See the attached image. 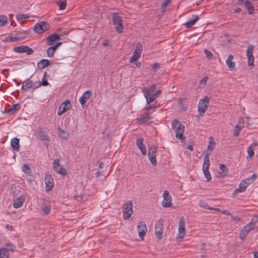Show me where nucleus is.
Returning <instances> with one entry per match:
<instances>
[{
    "label": "nucleus",
    "instance_id": "nucleus-1",
    "mask_svg": "<svg viewBox=\"0 0 258 258\" xmlns=\"http://www.w3.org/2000/svg\"><path fill=\"white\" fill-rule=\"evenodd\" d=\"M156 86L155 84H153L150 86L145 88L143 90L147 104L153 102L159 97L162 92L160 90H156Z\"/></svg>",
    "mask_w": 258,
    "mask_h": 258
},
{
    "label": "nucleus",
    "instance_id": "nucleus-2",
    "mask_svg": "<svg viewBox=\"0 0 258 258\" xmlns=\"http://www.w3.org/2000/svg\"><path fill=\"white\" fill-rule=\"evenodd\" d=\"M172 130L175 132V137L184 142L185 137L183 135L184 131V126L177 119H175L172 121Z\"/></svg>",
    "mask_w": 258,
    "mask_h": 258
},
{
    "label": "nucleus",
    "instance_id": "nucleus-3",
    "mask_svg": "<svg viewBox=\"0 0 258 258\" xmlns=\"http://www.w3.org/2000/svg\"><path fill=\"white\" fill-rule=\"evenodd\" d=\"M112 20L116 31L118 33H122L123 30V25L121 17L119 16L118 14L114 12L113 13Z\"/></svg>",
    "mask_w": 258,
    "mask_h": 258
},
{
    "label": "nucleus",
    "instance_id": "nucleus-4",
    "mask_svg": "<svg viewBox=\"0 0 258 258\" xmlns=\"http://www.w3.org/2000/svg\"><path fill=\"white\" fill-rule=\"evenodd\" d=\"M133 204L131 201H128L122 206L123 217L125 220L128 219L133 214Z\"/></svg>",
    "mask_w": 258,
    "mask_h": 258
},
{
    "label": "nucleus",
    "instance_id": "nucleus-5",
    "mask_svg": "<svg viewBox=\"0 0 258 258\" xmlns=\"http://www.w3.org/2000/svg\"><path fill=\"white\" fill-rule=\"evenodd\" d=\"M50 28L49 24L45 21L37 23L33 28L34 31L38 34H42Z\"/></svg>",
    "mask_w": 258,
    "mask_h": 258
},
{
    "label": "nucleus",
    "instance_id": "nucleus-6",
    "mask_svg": "<svg viewBox=\"0 0 258 258\" xmlns=\"http://www.w3.org/2000/svg\"><path fill=\"white\" fill-rule=\"evenodd\" d=\"M157 152V147L155 146H152L148 149V157L154 166H156L157 164L156 158Z\"/></svg>",
    "mask_w": 258,
    "mask_h": 258
},
{
    "label": "nucleus",
    "instance_id": "nucleus-7",
    "mask_svg": "<svg viewBox=\"0 0 258 258\" xmlns=\"http://www.w3.org/2000/svg\"><path fill=\"white\" fill-rule=\"evenodd\" d=\"M210 99L207 96L201 99L198 104V111L200 114H204L208 108L209 106Z\"/></svg>",
    "mask_w": 258,
    "mask_h": 258
},
{
    "label": "nucleus",
    "instance_id": "nucleus-8",
    "mask_svg": "<svg viewBox=\"0 0 258 258\" xmlns=\"http://www.w3.org/2000/svg\"><path fill=\"white\" fill-rule=\"evenodd\" d=\"M137 228L139 237L142 240H143L147 231V228L145 222L140 221L139 223Z\"/></svg>",
    "mask_w": 258,
    "mask_h": 258
},
{
    "label": "nucleus",
    "instance_id": "nucleus-9",
    "mask_svg": "<svg viewBox=\"0 0 258 258\" xmlns=\"http://www.w3.org/2000/svg\"><path fill=\"white\" fill-rule=\"evenodd\" d=\"M163 221L162 219H160L155 225V235L156 237L159 239H161L162 238V235L163 232Z\"/></svg>",
    "mask_w": 258,
    "mask_h": 258
},
{
    "label": "nucleus",
    "instance_id": "nucleus-10",
    "mask_svg": "<svg viewBox=\"0 0 258 258\" xmlns=\"http://www.w3.org/2000/svg\"><path fill=\"white\" fill-rule=\"evenodd\" d=\"M163 200L162 205L164 208L170 207L171 206L172 198L169 192L165 190L163 194Z\"/></svg>",
    "mask_w": 258,
    "mask_h": 258
},
{
    "label": "nucleus",
    "instance_id": "nucleus-11",
    "mask_svg": "<svg viewBox=\"0 0 258 258\" xmlns=\"http://www.w3.org/2000/svg\"><path fill=\"white\" fill-rule=\"evenodd\" d=\"M71 107V104L70 100H67L61 104L59 106L58 111L57 115H61L67 111L69 110Z\"/></svg>",
    "mask_w": 258,
    "mask_h": 258
},
{
    "label": "nucleus",
    "instance_id": "nucleus-12",
    "mask_svg": "<svg viewBox=\"0 0 258 258\" xmlns=\"http://www.w3.org/2000/svg\"><path fill=\"white\" fill-rule=\"evenodd\" d=\"M36 134L39 140L42 141H49V136L42 127H38L36 131Z\"/></svg>",
    "mask_w": 258,
    "mask_h": 258
},
{
    "label": "nucleus",
    "instance_id": "nucleus-13",
    "mask_svg": "<svg viewBox=\"0 0 258 258\" xmlns=\"http://www.w3.org/2000/svg\"><path fill=\"white\" fill-rule=\"evenodd\" d=\"M45 189L46 191L50 190L54 186L53 179L50 175H46L45 177Z\"/></svg>",
    "mask_w": 258,
    "mask_h": 258
},
{
    "label": "nucleus",
    "instance_id": "nucleus-14",
    "mask_svg": "<svg viewBox=\"0 0 258 258\" xmlns=\"http://www.w3.org/2000/svg\"><path fill=\"white\" fill-rule=\"evenodd\" d=\"M178 232L179 237L180 238H183L185 234V221L183 217L181 218L179 222Z\"/></svg>",
    "mask_w": 258,
    "mask_h": 258
},
{
    "label": "nucleus",
    "instance_id": "nucleus-15",
    "mask_svg": "<svg viewBox=\"0 0 258 258\" xmlns=\"http://www.w3.org/2000/svg\"><path fill=\"white\" fill-rule=\"evenodd\" d=\"M254 46L250 45L248 47L246 51V56L248 58V64L249 66L252 65L254 61V56H253V50Z\"/></svg>",
    "mask_w": 258,
    "mask_h": 258
},
{
    "label": "nucleus",
    "instance_id": "nucleus-16",
    "mask_svg": "<svg viewBox=\"0 0 258 258\" xmlns=\"http://www.w3.org/2000/svg\"><path fill=\"white\" fill-rule=\"evenodd\" d=\"M253 229L254 228H253L252 227H251L248 224H247L244 226L240 232V239L241 240H244L247 235L248 233Z\"/></svg>",
    "mask_w": 258,
    "mask_h": 258
},
{
    "label": "nucleus",
    "instance_id": "nucleus-17",
    "mask_svg": "<svg viewBox=\"0 0 258 258\" xmlns=\"http://www.w3.org/2000/svg\"><path fill=\"white\" fill-rule=\"evenodd\" d=\"M247 186V184L246 183L245 180H241L239 187L233 191V196L234 197L236 196L239 193L244 191Z\"/></svg>",
    "mask_w": 258,
    "mask_h": 258
},
{
    "label": "nucleus",
    "instance_id": "nucleus-18",
    "mask_svg": "<svg viewBox=\"0 0 258 258\" xmlns=\"http://www.w3.org/2000/svg\"><path fill=\"white\" fill-rule=\"evenodd\" d=\"M92 91L90 90L86 91L80 98L79 101L82 106L84 105L89 100L92 95Z\"/></svg>",
    "mask_w": 258,
    "mask_h": 258
},
{
    "label": "nucleus",
    "instance_id": "nucleus-19",
    "mask_svg": "<svg viewBox=\"0 0 258 258\" xmlns=\"http://www.w3.org/2000/svg\"><path fill=\"white\" fill-rule=\"evenodd\" d=\"M143 138H139L137 140L136 144L138 148L140 149L142 154L146 155L147 153L146 147L143 144Z\"/></svg>",
    "mask_w": 258,
    "mask_h": 258
},
{
    "label": "nucleus",
    "instance_id": "nucleus-20",
    "mask_svg": "<svg viewBox=\"0 0 258 258\" xmlns=\"http://www.w3.org/2000/svg\"><path fill=\"white\" fill-rule=\"evenodd\" d=\"M60 39V36L57 34H53L49 36L47 40L46 43L48 45L52 46L53 45L54 42L56 40Z\"/></svg>",
    "mask_w": 258,
    "mask_h": 258
},
{
    "label": "nucleus",
    "instance_id": "nucleus-21",
    "mask_svg": "<svg viewBox=\"0 0 258 258\" xmlns=\"http://www.w3.org/2000/svg\"><path fill=\"white\" fill-rule=\"evenodd\" d=\"M244 6L248 10V13L249 15H252L254 13V10L253 5L251 2L245 1L244 2Z\"/></svg>",
    "mask_w": 258,
    "mask_h": 258
},
{
    "label": "nucleus",
    "instance_id": "nucleus-22",
    "mask_svg": "<svg viewBox=\"0 0 258 258\" xmlns=\"http://www.w3.org/2000/svg\"><path fill=\"white\" fill-rule=\"evenodd\" d=\"M24 201V198L23 197H19L14 200L13 207L16 209L19 208L23 206Z\"/></svg>",
    "mask_w": 258,
    "mask_h": 258
},
{
    "label": "nucleus",
    "instance_id": "nucleus-23",
    "mask_svg": "<svg viewBox=\"0 0 258 258\" xmlns=\"http://www.w3.org/2000/svg\"><path fill=\"white\" fill-rule=\"evenodd\" d=\"M233 56L230 54L226 60V63L230 69H233L235 67V63L233 61Z\"/></svg>",
    "mask_w": 258,
    "mask_h": 258
},
{
    "label": "nucleus",
    "instance_id": "nucleus-24",
    "mask_svg": "<svg viewBox=\"0 0 258 258\" xmlns=\"http://www.w3.org/2000/svg\"><path fill=\"white\" fill-rule=\"evenodd\" d=\"M50 64V61L46 59H42L37 63V67L39 69H43Z\"/></svg>",
    "mask_w": 258,
    "mask_h": 258
},
{
    "label": "nucleus",
    "instance_id": "nucleus-25",
    "mask_svg": "<svg viewBox=\"0 0 258 258\" xmlns=\"http://www.w3.org/2000/svg\"><path fill=\"white\" fill-rule=\"evenodd\" d=\"M150 119H151V117L149 116V113H146L138 118L137 120L138 122L141 124L146 123Z\"/></svg>",
    "mask_w": 258,
    "mask_h": 258
},
{
    "label": "nucleus",
    "instance_id": "nucleus-26",
    "mask_svg": "<svg viewBox=\"0 0 258 258\" xmlns=\"http://www.w3.org/2000/svg\"><path fill=\"white\" fill-rule=\"evenodd\" d=\"M32 81L28 79L23 82V84L21 87L22 91H25L28 89L32 88Z\"/></svg>",
    "mask_w": 258,
    "mask_h": 258
},
{
    "label": "nucleus",
    "instance_id": "nucleus-27",
    "mask_svg": "<svg viewBox=\"0 0 258 258\" xmlns=\"http://www.w3.org/2000/svg\"><path fill=\"white\" fill-rule=\"evenodd\" d=\"M25 38V36H16V37H13L11 36H9L7 37L4 40V41L5 42H15L17 41L20 40H22V39Z\"/></svg>",
    "mask_w": 258,
    "mask_h": 258
},
{
    "label": "nucleus",
    "instance_id": "nucleus-28",
    "mask_svg": "<svg viewBox=\"0 0 258 258\" xmlns=\"http://www.w3.org/2000/svg\"><path fill=\"white\" fill-rule=\"evenodd\" d=\"M11 146L13 149L14 150L18 151L20 148L19 145V139L18 138H15L12 139L11 140Z\"/></svg>",
    "mask_w": 258,
    "mask_h": 258
},
{
    "label": "nucleus",
    "instance_id": "nucleus-29",
    "mask_svg": "<svg viewBox=\"0 0 258 258\" xmlns=\"http://www.w3.org/2000/svg\"><path fill=\"white\" fill-rule=\"evenodd\" d=\"M257 145V143L256 141L253 142V143L248 147L247 152L249 157H252L254 156V152L253 148Z\"/></svg>",
    "mask_w": 258,
    "mask_h": 258
},
{
    "label": "nucleus",
    "instance_id": "nucleus-30",
    "mask_svg": "<svg viewBox=\"0 0 258 258\" xmlns=\"http://www.w3.org/2000/svg\"><path fill=\"white\" fill-rule=\"evenodd\" d=\"M194 17H195L193 19L190 20L187 22H186L184 25L186 26V27L187 28H191L195 23L199 19V16L196 15L195 16H194Z\"/></svg>",
    "mask_w": 258,
    "mask_h": 258
},
{
    "label": "nucleus",
    "instance_id": "nucleus-31",
    "mask_svg": "<svg viewBox=\"0 0 258 258\" xmlns=\"http://www.w3.org/2000/svg\"><path fill=\"white\" fill-rule=\"evenodd\" d=\"M219 169L221 171L219 172L221 176L222 177L225 176L228 171L227 167L225 165L221 164L219 166Z\"/></svg>",
    "mask_w": 258,
    "mask_h": 258
},
{
    "label": "nucleus",
    "instance_id": "nucleus-32",
    "mask_svg": "<svg viewBox=\"0 0 258 258\" xmlns=\"http://www.w3.org/2000/svg\"><path fill=\"white\" fill-rule=\"evenodd\" d=\"M210 165V163L209 155L208 153H207L204 156L203 168L206 169V168L207 167V169H209Z\"/></svg>",
    "mask_w": 258,
    "mask_h": 258
},
{
    "label": "nucleus",
    "instance_id": "nucleus-33",
    "mask_svg": "<svg viewBox=\"0 0 258 258\" xmlns=\"http://www.w3.org/2000/svg\"><path fill=\"white\" fill-rule=\"evenodd\" d=\"M41 209L46 214H48L50 211V205L47 202H44L41 206Z\"/></svg>",
    "mask_w": 258,
    "mask_h": 258
},
{
    "label": "nucleus",
    "instance_id": "nucleus-34",
    "mask_svg": "<svg viewBox=\"0 0 258 258\" xmlns=\"http://www.w3.org/2000/svg\"><path fill=\"white\" fill-rule=\"evenodd\" d=\"M9 252L5 248H0V258H9Z\"/></svg>",
    "mask_w": 258,
    "mask_h": 258
},
{
    "label": "nucleus",
    "instance_id": "nucleus-35",
    "mask_svg": "<svg viewBox=\"0 0 258 258\" xmlns=\"http://www.w3.org/2000/svg\"><path fill=\"white\" fill-rule=\"evenodd\" d=\"M17 20L19 21L21 24L25 23V19L29 18V16L25 14H18L16 16Z\"/></svg>",
    "mask_w": 258,
    "mask_h": 258
},
{
    "label": "nucleus",
    "instance_id": "nucleus-36",
    "mask_svg": "<svg viewBox=\"0 0 258 258\" xmlns=\"http://www.w3.org/2000/svg\"><path fill=\"white\" fill-rule=\"evenodd\" d=\"M58 136L59 138H62L63 139H67L69 136V134L67 133L63 130L60 128H58Z\"/></svg>",
    "mask_w": 258,
    "mask_h": 258
},
{
    "label": "nucleus",
    "instance_id": "nucleus-37",
    "mask_svg": "<svg viewBox=\"0 0 258 258\" xmlns=\"http://www.w3.org/2000/svg\"><path fill=\"white\" fill-rule=\"evenodd\" d=\"M257 174L255 173L253 174L251 176L246 178L243 180H245L246 183L247 184V186L251 183H252L257 178Z\"/></svg>",
    "mask_w": 258,
    "mask_h": 258
},
{
    "label": "nucleus",
    "instance_id": "nucleus-38",
    "mask_svg": "<svg viewBox=\"0 0 258 258\" xmlns=\"http://www.w3.org/2000/svg\"><path fill=\"white\" fill-rule=\"evenodd\" d=\"M20 108V105L18 103L13 104L11 106V109L8 111L10 113H13L18 110Z\"/></svg>",
    "mask_w": 258,
    "mask_h": 258
},
{
    "label": "nucleus",
    "instance_id": "nucleus-39",
    "mask_svg": "<svg viewBox=\"0 0 258 258\" xmlns=\"http://www.w3.org/2000/svg\"><path fill=\"white\" fill-rule=\"evenodd\" d=\"M202 169L204 174L207 179V181H210L212 179V177L211 176V174L209 171V169H207V167H206V169L203 168Z\"/></svg>",
    "mask_w": 258,
    "mask_h": 258
},
{
    "label": "nucleus",
    "instance_id": "nucleus-40",
    "mask_svg": "<svg viewBox=\"0 0 258 258\" xmlns=\"http://www.w3.org/2000/svg\"><path fill=\"white\" fill-rule=\"evenodd\" d=\"M258 222V216H253L251 220V221L248 224L251 227H252L253 228H254L257 222Z\"/></svg>",
    "mask_w": 258,
    "mask_h": 258
},
{
    "label": "nucleus",
    "instance_id": "nucleus-41",
    "mask_svg": "<svg viewBox=\"0 0 258 258\" xmlns=\"http://www.w3.org/2000/svg\"><path fill=\"white\" fill-rule=\"evenodd\" d=\"M26 47V46H24V45L15 47L14 48V50L16 52L24 53V52H25Z\"/></svg>",
    "mask_w": 258,
    "mask_h": 258
},
{
    "label": "nucleus",
    "instance_id": "nucleus-42",
    "mask_svg": "<svg viewBox=\"0 0 258 258\" xmlns=\"http://www.w3.org/2000/svg\"><path fill=\"white\" fill-rule=\"evenodd\" d=\"M140 54L134 52L132 56L130 59V62L131 63H133L134 62L137 61L140 57Z\"/></svg>",
    "mask_w": 258,
    "mask_h": 258
},
{
    "label": "nucleus",
    "instance_id": "nucleus-43",
    "mask_svg": "<svg viewBox=\"0 0 258 258\" xmlns=\"http://www.w3.org/2000/svg\"><path fill=\"white\" fill-rule=\"evenodd\" d=\"M143 49V46L141 43H138L136 44V49L134 52L136 53H138L141 55L142 51Z\"/></svg>",
    "mask_w": 258,
    "mask_h": 258
},
{
    "label": "nucleus",
    "instance_id": "nucleus-44",
    "mask_svg": "<svg viewBox=\"0 0 258 258\" xmlns=\"http://www.w3.org/2000/svg\"><path fill=\"white\" fill-rule=\"evenodd\" d=\"M55 50H56L54 49V48L52 46L48 47L47 50V54L48 56L50 57H53Z\"/></svg>",
    "mask_w": 258,
    "mask_h": 258
},
{
    "label": "nucleus",
    "instance_id": "nucleus-45",
    "mask_svg": "<svg viewBox=\"0 0 258 258\" xmlns=\"http://www.w3.org/2000/svg\"><path fill=\"white\" fill-rule=\"evenodd\" d=\"M46 75H47V73L45 72L44 73V76L43 77L42 81L40 82V84L41 85V86H47V85H49V83L48 82L47 80L46 79Z\"/></svg>",
    "mask_w": 258,
    "mask_h": 258
},
{
    "label": "nucleus",
    "instance_id": "nucleus-46",
    "mask_svg": "<svg viewBox=\"0 0 258 258\" xmlns=\"http://www.w3.org/2000/svg\"><path fill=\"white\" fill-rule=\"evenodd\" d=\"M56 173L64 175L66 174V170L64 168L62 167L61 166L54 170Z\"/></svg>",
    "mask_w": 258,
    "mask_h": 258
},
{
    "label": "nucleus",
    "instance_id": "nucleus-47",
    "mask_svg": "<svg viewBox=\"0 0 258 258\" xmlns=\"http://www.w3.org/2000/svg\"><path fill=\"white\" fill-rule=\"evenodd\" d=\"M171 3V0H166L161 5L162 12H165L167 6L169 5Z\"/></svg>",
    "mask_w": 258,
    "mask_h": 258
},
{
    "label": "nucleus",
    "instance_id": "nucleus-48",
    "mask_svg": "<svg viewBox=\"0 0 258 258\" xmlns=\"http://www.w3.org/2000/svg\"><path fill=\"white\" fill-rule=\"evenodd\" d=\"M7 23V18L5 16H0V26L5 25Z\"/></svg>",
    "mask_w": 258,
    "mask_h": 258
},
{
    "label": "nucleus",
    "instance_id": "nucleus-49",
    "mask_svg": "<svg viewBox=\"0 0 258 258\" xmlns=\"http://www.w3.org/2000/svg\"><path fill=\"white\" fill-rule=\"evenodd\" d=\"M211 139V138H210ZM215 143L214 142L213 139L211 138V140H210L209 144L208 146V149L209 150H213L215 147Z\"/></svg>",
    "mask_w": 258,
    "mask_h": 258
},
{
    "label": "nucleus",
    "instance_id": "nucleus-50",
    "mask_svg": "<svg viewBox=\"0 0 258 258\" xmlns=\"http://www.w3.org/2000/svg\"><path fill=\"white\" fill-rule=\"evenodd\" d=\"M22 170L24 173H28V174L30 173L31 172V170L30 167L27 164H24L23 166Z\"/></svg>",
    "mask_w": 258,
    "mask_h": 258
},
{
    "label": "nucleus",
    "instance_id": "nucleus-51",
    "mask_svg": "<svg viewBox=\"0 0 258 258\" xmlns=\"http://www.w3.org/2000/svg\"><path fill=\"white\" fill-rule=\"evenodd\" d=\"M53 168L54 170H56L57 168H58L60 165L59 164V159H55L53 162Z\"/></svg>",
    "mask_w": 258,
    "mask_h": 258
},
{
    "label": "nucleus",
    "instance_id": "nucleus-52",
    "mask_svg": "<svg viewBox=\"0 0 258 258\" xmlns=\"http://www.w3.org/2000/svg\"><path fill=\"white\" fill-rule=\"evenodd\" d=\"M60 10H63L65 9L67 6L66 0H64L62 2L60 1L58 4Z\"/></svg>",
    "mask_w": 258,
    "mask_h": 258
},
{
    "label": "nucleus",
    "instance_id": "nucleus-53",
    "mask_svg": "<svg viewBox=\"0 0 258 258\" xmlns=\"http://www.w3.org/2000/svg\"><path fill=\"white\" fill-rule=\"evenodd\" d=\"M204 52L208 59L211 60L213 58V54L210 51L205 49L204 50Z\"/></svg>",
    "mask_w": 258,
    "mask_h": 258
},
{
    "label": "nucleus",
    "instance_id": "nucleus-54",
    "mask_svg": "<svg viewBox=\"0 0 258 258\" xmlns=\"http://www.w3.org/2000/svg\"><path fill=\"white\" fill-rule=\"evenodd\" d=\"M5 245L8 247V249L11 251H14L15 248V246L11 242H7L5 244Z\"/></svg>",
    "mask_w": 258,
    "mask_h": 258
},
{
    "label": "nucleus",
    "instance_id": "nucleus-55",
    "mask_svg": "<svg viewBox=\"0 0 258 258\" xmlns=\"http://www.w3.org/2000/svg\"><path fill=\"white\" fill-rule=\"evenodd\" d=\"M151 67L153 70L156 72L160 68V64L158 63H155L151 66Z\"/></svg>",
    "mask_w": 258,
    "mask_h": 258
},
{
    "label": "nucleus",
    "instance_id": "nucleus-56",
    "mask_svg": "<svg viewBox=\"0 0 258 258\" xmlns=\"http://www.w3.org/2000/svg\"><path fill=\"white\" fill-rule=\"evenodd\" d=\"M237 127L240 128L241 130L244 127V120L243 119H241L239 120L237 123Z\"/></svg>",
    "mask_w": 258,
    "mask_h": 258
},
{
    "label": "nucleus",
    "instance_id": "nucleus-57",
    "mask_svg": "<svg viewBox=\"0 0 258 258\" xmlns=\"http://www.w3.org/2000/svg\"><path fill=\"white\" fill-rule=\"evenodd\" d=\"M41 86V85L40 84V82H36L34 83V84L32 83V88L34 90L40 87Z\"/></svg>",
    "mask_w": 258,
    "mask_h": 258
},
{
    "label": "nucleus",
    "instance_id": "nucleus-58",
    "mask_svg": "<svg viewBox=\"0 0 258 258\" xmlns=\"http://www.w3.org/2000/svg\"><path fill=\"white\" fill-rule=\"evenodd\" d=\"M25 52H26L28 55H30L34 52V51L31 48L26 46Z\"/></svg>",
    "mask_w": 258,
    "mask_h": 258
},
{
    "label": "nucleus",
    "instance_id": "nucleus-59",
    "mask_svg": "<svg viewBox=\"0 0 258 258\" xmlns=\"http://www.w3.org/2000/svg\"><path fill=\"white\" fill-rule=\"evenodd\" d=\"M240 130L241 129L237 127V125H236L233 131L234 135L236 137L238 136L239 135Z\"/></svg>",
    "mask_w": 258,
    "mask_h": 258
},
{
    "label": "nucleus",
    "instance_id": "nucleus-60",
    "mask_svg": "<svg viewBox=\"0 0 258 258\" xmlns=\"http://www.w3.org/2000/svg\"><path fill=\"white\" fill-rule=\"evenodd\" d=\"M208 78L207 77H204L203 79L201 80L200 84L205 85L206 84V83L208 81Z\"/></svg>",
    "mask_w": 258,
    "mask_h": 258
},
{
    "label": "nucleus",
    "instance_id": "nucleus-61",
    "mask_svg": "<svg viewBox=\"0 0 258 258\" xmlns=\"http://www.w3.org/2000/svg\"><path fill=\"white\" fill-rule=\"evenodd\" d=\"M222 213L228 216L230 215V213L228 210H223L222 211Z\"/></svg>",
    "mask_w": 258,
    "mask_h": 258
},
{
    "label": "nucleus",
    "instance_id": "nucleus-62",
    "mask_svg": "<svg viewBox=\"0 0 258 258\" xmlns=\"http://www.w3.org/2000/svg\"><path fill=\"white\" fill-rule=\"evenodd\" d=\"M244 0H237V4L238 5H240L242 4H244Z\"/></svg>",
    "mask_w": 258,
    "mask_h": 258
},
{
    "label": "nucleus",
    "instance_id": "nucleus-63",
    "mask_svg": "<svg viewBox=\"0 0 258 258\" xmlns=\"http://www.w3.org/2000/svg\"><path fill=\"white\" fill-rule=\"evenodd\" d=\"M234 11L236 13H240L242 11V9L239 8H237L234 10Z\"/></svg>",
    "mask_w": 258,
    "mask_h": 258
},
{
    "label": "nucleus",
    "instance_id": "nucleus-64",
    "mask_svg": "<svg viewBox=\"0 0 258 258\" xmlns=\"http://www.w3.org/2000/svg\"><path fill=\"white\" fill-rule=\"evenodd\" d=\"M253 254H254V258H258V252L257 251H254Z\"/></svg>",
    "mask_w": 258,
    "mask_h": 258
}]
</instances>
